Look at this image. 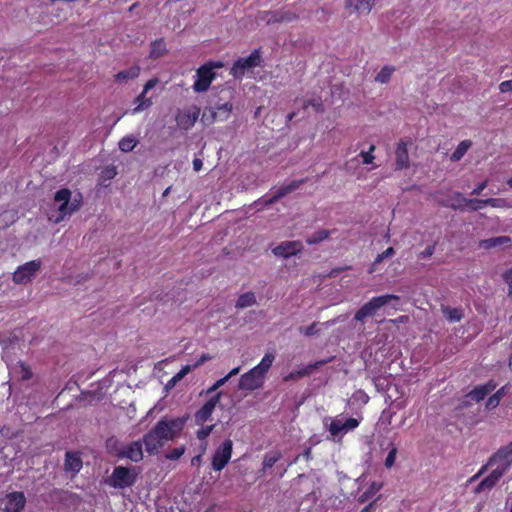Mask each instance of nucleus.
<instances>
[{
    "instance_id": "obj_50",
    "label": "nucleus",
    "mask_w": 512,
    "mask_h": 512,
    "mask_svg": "<svg viewBox=\"0 0 512 512\" xmlns=\"http://www.w3.org/2000/svg\"><path fill=\"white\" fill-rule=\"evenodd\" d=\"M500 399H499V396L498 395H495L493 394L492 396H490L486 402V407L487 409H494L496 408L499 403H500Z\"/></svg>"
},
{
    "instance_id": "obj_9",
    "label": "nucleus",
    "mask_w": 512,
    "mask_h": 512,
    "mask_svg": "<svg viewBox=\"0 0 512 512\" xmlns=\"http://www.w3.org/2000/svg\"><path fill=\"white\" fill-rule=\"evenodd\" d=\"M40 260H32L20 265L16 271L13 273V281L16 284H26L30 282L36 273L41 268Z\"/></svg>"
},
{
    "instance_id": "obj_6",
    "label": "nucleus",
    "mask_w": 512,
    "mask_h": 512,
    "mask_svg": "<svg viewBox=\"0 0 512 512\" xmlns=\"http://www.w3.org/2000/svg\"><path fill=\"white\" fill-rule=\"evenodd\" d=\"M399 299L400 297L394 294L372 297L355 313L354 320L363 322L366 318L376 315L381 308L389 305L391 301H398Z\"/></svg>"
},
{
    "instance_id": "obj_22",
    "label": "nucleus",
    "mask_w": 512,
    "mask_h": 512,
    "mask_svg": "<svg viewBox=\"0 0 512 512\" xmlns=\"http://www.w3.org/2000/svg\"><path fill=\"white\" fill-rule=\"evenodd\" d=\"M82 459L77 452H67L65 455V471L73 474L78 473L82 468Z\"/></svg>"
},
{
    "instance_id": "obj_24",
    "label": "nucleus",
    "mask_w": 512,
    "mask_h": 512,
    "mask_svg": "<svg viewBox=\"0 0 512 512\" xmlns=\"http://www.w3.org/2000/svg\"><path fill=\"white\" fill-rule=\"evenodd\" d=\"M327 362L328 361L326 360H320L315 362L314 364L307 365L301 370L289 373L287 376H285L284 380H298L304 376L310 375L316 368L326 364Z\"/></svg>"
},
{
    "instance_id": "obj_8",
    "label": "nucleus",
    "mask_w": 512,
    "mask_h": 512,
    "mask_svg": "<svg viewBox=\"0 0 512 512\" xmlns=\"http://www.w3.org/2000/svg\"><path fill=\"white\" fill-rule=\"evenodd\" d=\"M261 55L259 50H254L248 57L239 58L233 64L230 74L235 78H242L245 73L260 65Z\"/></svg>"
},
{
    "instance_id": "obj_55",
    "label": "nucleus",
    "mask_w": 512,
    "mask_h": 512,
    "mask_svg": "<svg viewBox=\"0 0 512 512\" xmlns=\"http://www.w3.org/2000/svg\"><path fill=\"white\" fill-rule=\"evenodd\" d=\"M197 369L195 364H187L185 366H183L181 368V370L179 371V374L182 376V378H184L188 373H190L191 371Z\"/></svg>"
},
{
    "instance_id": "obj_5",
    "label": "nucleus",
    "mask_w": 512,
    "mask_h": 512,
    "mask_svg": "<svg viewBox=\"0 0 512 512\" xmlns=\"http://www.w3.org/2000/svg\"><path fill=\"white\" fill-rule=\"evenodd\" d=\"M323 425L329 431L331 439L336 440L341 439L346 433L357 428L359 421L352 417L339 415L334 418L325 417Z\"/></svg>"
},
{
    "instance_id": "obj_38",
    "label": "nucleus",
    "mask_w": 512,
    "mask_h": 512,
    "mask_svg": "<svg viewBox=\"0 0 512 512\" xmlns=\"http://www.w3.org/2000/svg\"><path fill=\"white\" fill-rule=\"evenodd\" d=\"M331 234V231L329 230H319V231H316L315 233H313L312 235H310L309 237L306 238V242L309 244V245H315V244H318L326 239L329 238Z\"/></svg>"
},
{
    "instance_id": "obj_64",
    "label": "nucleus",
    "mask_w": 512,
    "mask_h": 512,
    "mask_svg": "<svg viewBox=\"0 0 512 512\" xmlns=\"http://www.w3.org/2000/svg\"><path fill=\"white\" fill-rule=\"evenodd\" d=\"M176 384H177V383H176V382H173V379L171 378V379L167 382V384H166L165 388H166L167 390L172 389L173 387H175V385H176Z\"/></svg>"
},
{
    "instance_id": "obj_25",
    "label": "nucleus",
    "mask_w": 512,
    "mask_h": 512,
    "mask_svg": "<svg viewBox=\"0 0 512 512\" xmlns=\"http://www.w3.org/2000/svg\"><path fill=\"white\" fill-rule=\"evenodd\" d=\"M396 169H403L409 166L408 149L405 142L400 141L396 148Z\"/></svg>"
},
{
    "instance_id": "obj_57",
    "label": "nucleus",
    "mask_w": 512,
    "mask_h": 512,
    "mask_svg": "<svg viewBox=\"0 0 512 512\" xmlns=\"http://www.w3.org/2000/svg\"><path fill=\"white\" fill-rule=\"evenodd\" d=\"M211 359V356L208 354H203L201 357L194 363L196 368L200 367L202 364H204L206 361H209Z\"/></svg>"
},
{
    "instance_id": "obj_3",
    "label": "nucleus",
    "mask_w": 512,
    "mask_h": 512,
    "mask_svg": "<svg viewBox=\"0 0 512 512\" xmlns=\"http://www.w3.org/2000/svg\"><path fill=\"white\" fill-rule=\"evenodd\" d=\"M274 360L275 354L273 352L266 353L258 365L240 377L238 389L245 391L260 389L264 384L265 375L272 367Z\"/></svg>"
},
{
    "instance_id": "obj_48",
    "label": "nucleus",
    "mask_w": 512,
    "mask_h": 512,
    "mask_svg": "<svg viewBox=\"0 0 512 512\" xmlns=\"http://www.w3.org/2000/svg\"><path fill=\"white\" fill-rule=\"evenodd\" d=\"M317 324L313 323L310 326L307 327H300L299 331L305 336H312L318 333V329L316 328Z\"/></svg>"
},
{
    "instance_id": "obj_31",
    "label": "nucleus",
    "mask_w": 512,
    "mask_h": 512,
    "mask_svg": "<svg viewBox=\"0 0 512 512\" xmlns=\"http://www.w3.org/2000/svg\"><path fill=\"white\" fill-rule=\"evenodd\" d=\"M472 146V142L470 140H463L461 141L454 152L451 155V160L453 162H457L466 154V152L470 149Z\"/></svg>"
},
{
    "instance_id": "obj_59",
    "label": "nucleus",
    "mask_w": 512,
    "mask_h": 512,
    "mask_svg": "<svg viewBox=\"0 0 512 512\" xmlns=\"http://www.w3.org/2000/svg\"><path fill=\"white\" fill-rule=\"evenodd\" d=\"M487 471V466L483 465L480 470L470 478V482H474L477 480L480 476H482Z\"/></svg>"
},
{
    "instance_id": "obj_14",
    "label": "nucleus",
    "mask_w": 512,
    "mask_h": 512,
    "mask_svg": "<svg viewBox=\"0 0 512 512\" xmlns=\"http://www.w3.org/2000/svg\"><path fill=\"white\" fill-rule=\"evenodd\" d=\"M159 80L157 78H152L146 82L144 85L143 91L137 98L134 100L136 106L132 109V114L140 113L146 109H148L152 105V97H147L148 92L153 89Z\"/></svg>"
},
{
    "instance_id": "obj_20",
    "label": "nucleus",
    "mask_w": 512,
    "mask_h": 512,
    "mask_svg": "<svg viewBox=\"0 0 512 512\" xmlns=\"http://www.w3.org/2000/svg\"><path fill=\"white\" fill-rule=\"evenodd\" d=\"M375 5V0H346L345 7L350 13L367 15Z\"/></svg>"
},
{
    "instance_id": "obj_43",
    "label": "nucleus",
    "mask_w": 512,
    "mask_h": 512,
    "mask_svg": "<svg viewBox=\"0 0 512 512\" xmlns=\"http://www.w3.org/2000/svg\"><path fill=\"white\" fill-rule=\"evenodd\" d=\"M396 455H397V448L392 444L391 449L385 459V467L386 468H391L394 465Z\"/></svg>"
},
{
    "instance_id": "obj_1",
    "label": "nucleus",
    "mask_w": 512,
    "mask_h": 512,
    "mask_svg": "<svg viewBox=\"0 0 512 512\" xmlns=\"http://www.w3.org/2000/svg\"><path fill=\"white\" fill-rule=\"evenodd\" d=\"M184 424L185 421L182 418H164L158 421L155 427L143 437L146 452L150 455L158 454L167 441L178 437Z\"/></svg>"
},
{
    "instance_id": "obj_36",
    "label": "nucleus",
    "mask_w": 512,
    "mask_h": 512,
    "mask_svg": "<svg viewBox=\"0 0 512 512\" xmlns=\"http://www.w3.org/2000/svg\"><path fill=\"white\" fill-rule=\"evenodd\" d=\"M166 53V44L163 39L156 40L151 45L150 57L157 59Z\"/></svg>"
},
{
    "instance_id": "obj_27",
    "label": "nucleus",
    "mask_w": 512,
    "mask_h": 512,
    "mask_svg": "<svg viewBox=\"0 0 512 512\" xmlns=\"http://www.w3.org/2000/svg\"><path fill=\"white\" fill-rule=\"evenodd\" d=\"M441 311L445 319L451 323L459 322L463 318V311L460 308L441 305Z\"/></svg>"
},
{
    "instance_id": "obj_42",
    "label": "nucleus",
    "mask_w": 512,
    "mask_h": 512,
    "mask_svg": "<svg viewBox=\"0 0 512 512\" xmlns=\"http://www.w3.org/2000/svg\"><path fill=\"white\" fill-rule=\"evenodd\" d=\"M185 451V446L174 448L166 455V458L169 460H178L185 453Z\"/></svg>"
},
{
    "instance_id": "obj_35",
    "label": "nucleus",
    "mask_w": 512,
    "mask_h": 512,
    "mask_svg": "<svg viewBox=\"0 0 512 512\" xmlns=\"http://www.w3.org/2000/svg\"><path fill=\"white\" fill-rule=\"evenodd\" d=\"M282 455L279 451H270L264 455L263 458V470L270 469L274 466L276 462L281 459Z\"/></svg>"
},
{
    "instance_id": "obj_7",
    "label": "nucleus",
    "mask_w": 512,
    "mask_h": 512,
    "mask_svg": "<svg viewBox=\"0 0 512 512\" xmlns=\"http://www.w3.org/2000/svg\"><path fill=\"white\" fill-rule=\"evenodd\" d=\"M135 480L136 474L134 469L117 466L110 475L108 484L114 488H126L132 486L135 483Z\"/></svg>"
},
{
    "instance_id": "obj_45",
    "label": "nucleus",
    "mask_w": 512,
    "mask_h": 512,
    "mask_svg": "<svg viewBox=\"0 0 512 512\" xmlns=\"http://www.w3.org/2000/svg\"><path fill=\"white\" fill-rule=\"evenodd\" d=\"M374 150H375V146L371 145L369 148V151H367V152L362 151L359 154V156L362 157L363 164H370L373 162L374 156L372 153L374 152Z\"/></svg>"
},
{
    "instance_id": "obj_13",
    "label": "nucleus",
    "mask_w": 512,
    "mask_h": 512,
    "mask_svg": "<svg viewBox=\"0 0 512 512\" xmlns=\"http://www.w3.org/2000/svg\"><path fill=\"white\" fill-rule=\"evenodd\" d=\"M259 19L270 25L294 21L297 19V15L290 10L265 11L260 14Z\"/></svg>"
},
{
    "instance_id": "obj_28",
    "label": "nucleus",
    "mask_w": 512,
    "mask_h": 512,
    "mask_svg": "<svg viewBox=\"0 0 512 512\" xmlns=\"http://www.w3.org/2000/svg\"><path fill=\"white\" fill-rule=\"evenodd\" d=\"M139 74H140V67L137 65H134L127 70L118 72L115 75V81L119 82V83H124V82H127L128 80L137 78L139 76Z\"/></svg>"
},
{
    "instance_id": "obj_16",
    "label": "nucleus",
    "mask_w": 512,
    "mask_h": 512,
    "mask_svg": "<svg viewBox=\"0 0 512 512\" xmlns=\"http://www.w3.org/2000/svg\"><path fill=\"white\" fill-rule=\"evenodd\" d=\"M1 503L5 512H20L25 507L26 497L23 492L15 491L8 493Z\"/></svg>"
},
{
    "instance_id": "obj_32",
    "label": "nucleus",
    "mask_w": 512,
    "mask_h": 512,
    "mask_svg": "<svg viewBox=\"0 0 512 512\" xmlns=\"http://www.w3.org/2000/svg\"><path fill=\"white\" fill-rule=\"evenodd\" d=\"M394 72L395 68L393 66L386 65L378 72L374 80L377 83L386 84L390 81Z\"/></svg>"
},
{
    "instance_id": "obj_58",
    "label": "nucleus",
    "mask_w": 512,
    "mask_h": 512,
    "mask_svg": "<svg viewBox=\"0 0 512 512\" xmlns=\"http://www.w3.org/2000/svg\"><path fill=\"white\" fill-rule=\"evenodd\" d=\"M434 250H435V246L434 245H431V246H428L422 253H421V256L423 258H428V257H431L434 253Z\"/></svg>"
},
{
    "instance_id": "obj_40",
    "label": "nucleus",
    "mask_w": 512,
    "mask_h": 512,
    "mask_svg": "<svg viewBox=\"0 0 512 512\" xmlns=\"http://www.w3.org/2000/svg\"><path fill=\"white\" fill-rule=\"evenodd\" d=\"M228 382V377H222L218 379L212 386H210L205 392V395H211L216 392L221 386ZM203 394V392L201 393Z\"/></svg>"
},
{
    "instance_id": "obj_29",
    "label": "nucleus",
    "mask_w": 512,
    "mask_h": 512,
    "mask_svg": "<svg viewBox=\"0 0 512 512\" xmlns=\"http://www.w3.org/2000/svg\"><path fill=\"white\" fill-rule=\"evenodd\" d=\"M302 183H303V180L293 181V182H291L290 184H288L286 186L280 187L276 191V193L273 195V197L269 200V203H273L276 200L280 199L281 197H284L288 193L296 190Z\"/></svg>"
},
{
    "instance_id": "obj_61",
    "label": "nucleus",
    "mask_w": 512,
    "mask_h": 512,
    "mask_svg": "<svg viewBox=\"0 0 512 512\" xmlns=\"http://www.w3.org/2000/svg\"><path fill=\"white\" fill-rule=\"evenodd\" d=\"M241 367H235L233 368L228 374H226L224 377H228V380L232 378L233 376H236L239 374Z\"/></svg>"
},
{
    "instance_id": "obj_11",
    "label": "nucleus",
    "mask_w": 512,
    "mask_h": 512,
    "mask_svg": "<svg viewBox=\"0 0 512 512\" xmlns=\"http://www.w3.org/2000/svg\"><path fill=\"white\" fill-rule=\"evenodd\" d=\"M233 443L230 439L225 440L215 451L212 458V468L221 471L230 461Z\"/></svg>"
},
{
    "instance_id": "obj_46",
    "label": "nucleus",
    "mask_w": 512,
    "mask_h": 512,
    "mask_svg": "<svg viewBox=\"0 0 512 512\" xmlns=\"http://www.w3.org/2000/svg\"><path fill=\"white\" fill-rule=\"evenodd\" d=\"M381 489V484H378V483H372L370 489L365 492L363 495L360 496L359 500L361 502H364L368 497L372 496L373 494H375L377 491H379Z\"/></svg>"
},
{
    "instance_id": "obj_23",
    "label": "nucleus",
    "mask_w": 512,
    "mask_h": 512,
    "mask_svg": "<svg viewBox=\"0 0 512 512\" xmlns=\"http://www.w3.org/2000/svg\"><path fill=\"white\" fill-rule=\"evenodd\" d=\"M495 388H496V384L493 383L492 381H490L486 384L475 387L468 394V396L472 400L479 402V401L483 400L487 395H489Z\"/></svg>"
},
{
    "instance_id": "obj_60",
    "label": "nucleus",
    "mask_w": 512,
    "mask_h": 512,
    "mask_svg": "<svg viewBox=\"0 0 512 512\" xmlns=\"http://www.w3.org/2000/svg\"><path fill=\"white\" fill-rule=\"evenodd\" d=\"M202 166H203V162L201 159L195 158L193 160V169L195 172H199L202 169Z\"/></svg>"
},
{
    "instance_id": "obj_15",
    "label": "nucleus",
    "mask_w": 512,
    "mask_h": 512,
    "mask_svg": "<svg viewBox=\"0 0 512 512\" xmlns=\"http://www.w3.org/2000/svg\"><path fill=\"white\" fill-rule=\"evenodd\" d=\"M223 395L222 391L216 392L196 413L195 422L201 425L208 421Z\"/></svg>"
},
{
    "instance_id": "obj_26",
    "label": "nucleus",
    "mask_w": 512,
    "mask_h": 512,
    "mask_svg": "<svg viewBox=\"0 0 512 512\" xmlns=\"http://www.w3.org/2000/svg\"><path fill=\"white\" fill-rule=\"evenodd\" d=\"M445 205L453 209L467 211V198L459 192H454L450 195Z\"/></svg>"
},
{
    "instance_id": "obj_30",
    "label": "nucleus",
    "mask_w": 512,
    "mask_h": 512,
    "mask_svg": "<svg viewBox=\"0 0 512 512\" xmlns=\"http://www.w3.org/2000/svg\"><path fill=\"white\" fill-rule=\"evenodd\" d=\"M256 304V296L253 292L241 294L236 302V308L244 309Z\"/></svg>"
},
{
    "instance_id": "obj_63",
    "label": "nucleus",
    "mask_w": 512,
    "mask_h": 512,
    "mask_svg": "<svg viewBox=\"0 0 512 512\" xmlns=\"http://www.w3.org/2000/svg\"><path fill=\"white\" fill-rule=\"evenodd\" d=\"M201 462V455H198V456H195L192 458L191 460V464L194 466V465H198L199 463Z\"/></svg>"
},
{
    "instance_id": "obj_54",
    "label": "nucleus",
    "mask_w": 512,
    "mask_h": 512,
    "mask_svg": "<svg viewBox=\"0 0 512 512\" xmlns=\"http://www.w3.org/2000/svg\"><path fill=\"white\" fill-rule=\"evenodd\" d=\"M197 369L195 364H187L185 366H183L181 368V370L179 371V374L182 376V378H184L188 373H190L191 371Z\"/></svg>"
},
{
    "instance_id": "obj_56",
    "label": "nucleus",
    "mask_w": 512,
    "mask_h": 512,
    "mask_svg": "<svg viewBox=\"0 0 512 512\" xmlns=\"http://www.w3.org/2000/svg\"><path fill=\"white\" fill-rule=\"evenodd\" d=\"M487 187V181H483L482 183H480L476 188L473 189V191L471 192L472 195H480L481 192Z\"/></svg>"
},
{
    "instance_id": "obj_62",
    "label": "nucleus",
    "mask_w": 512,
    "mask_h": 512,
    "mask_svg": "<svg viewBox=\"0 0 512 512\" xmlns=\"http://www.w3.org/2000/svg\"><path fill=\"white\" fill-rule=\"evenodd\" d=\"M505 387L500 388L499 390L494 393L495 395L499 396V399L501 400L505 396Z\"/></svg>"
},
{
    "instance_id": "obj_12",
    "label": "nucleus",
    "mask_w": 512,
    "mask_h": 512,
    "mask_svg": "<svg viewBox=\"0 0 512 512\" xmlns=\"http://www.w3.org/2000/svg\"><path fill=\"white\" fill-rule=\"evenodd\" d=\"M200 115L197 106H191L180 110L176 115V123L183 130L191 129Z\"/></svg>"
},
{
    "instance_id": "obj_10",
    "label": "nucleus",
    "mask_w": 512,
    "mask_h": 512,
    "mask_svg": "<svg viewBox=\"0 0 512 512\" xmlns=\"http://www.w3.org/2000/svg\"><path fill=\"white\" fill-rule=\"evenodd\" d=\"M233 105L230 102L216 104L202 115V121L211 124L215 121H226L232 112Z\"/></svg>"
},
{
    "instance_id": "obj_51",
    "label": "nucleus",
    "mask_w": 512,
    "mask_h": 512,
    "mask_svg": "<svg viewBox=\"0 0 512 512\" xmlns=\"http://www.w3.org/2000/svg\"><path fill=\"white\" fill-rule=\"evenodd\" d=\"M503 279L506 284L509 286V295H512V269L507 270L503 274Z\"/></svg>"
},
{
    "instance_id": "obj_47",
    "label": "nucleus",
    "mask_w": 512,
    "mask_h": 512,
    "mask_svg": "<svg viewBox=\"0 0 512 512\" xmlns=\"http://www.w3.org/2000/svg\"><path fill=\"white\" fill-rule=\"evenodd\" d=\"M394 253H395V251L392 247L387 248L384 252H382L381 254H379L376 257L373 265H376V264L382 262L386 258L392 257L394 255Z\"/></svg>"
},
{
    "instance_id": "obj_19",
    "label": "nucleus",
    "mask_w": 512,
    "mask_h": 512,
    "mask_svg": "<svg viewBox=\"0 0 512 512\" xmlns=\"http://www.w3.org/2000/svg\"><path fill=\"white\" fill-rule=\"evenodd\" d=\"M118 457L127 458L133 462H139L143 459L142 443L140 441H134L126 446H123L118 451Z\"/></svg>"
},
{
    "instance_id": "obj_33",
    "label": "nucleus",
    "mask_w": 512,
    "mask_h": 512,
    "mask_svg": "<svg viewBox=\"0 0 512 512\" xmlns=\"http://www.w3.org/2000/svg\"><path fill=\"white\" fill-rule=\"evenodd\" d=\"M137 144L138 140L135 136L127 135L119 141L118 146L122 152H130L137 146Z\"/></svg>"
},
{
    "instance_id": "obj_41",
    "label": "nucleus",
    "mask_w": 512,
    "mask_h": 512,
    "mask_svg": "<svg viewBox=\"0 0 512 512\" xmlns=\"http://www.w3.org/2000/svg\"><path fill=\"white\" fill-rule=\"evenodd\" d=\"M485 206H491L495 208L507 207L506 201L500 198H489L484 200Z\"/></svg>"
},
{
    "instance_id": "obj_44",
    "label": "nucleus",
    "mask_w": 512,
    "mask_h": 512,
    "mask_svg": "<svg viewBox=\"0 0 512 512\" xmlns=\"http://www.w3.org/2000/svg\"><path fill=\"white\" fill-rule=\"evenodd\" d=\"M485 207L484 200L467 199V210L476 211Z\"/></svg>"
},
{
    "instance_id": "obj_39",
    "label": "nucleus",
    "mask_w": 512,
    "mask_h": 512,
    "mask_svg": "<svg viewBox=\"0 0 512 512\" xmlns=\"http://www.w3.org/2000/svg\"><path fill=\"white\" fill-rule=\"evenodd\" d=\"M117 175L116 167L113 165L106 166L102 169L100 178L104 181L111 180Z\"/></svg>"
},
{
    "instance_id": "obj_52",
    "label": "nucleus",
    "mask_w": 512,
    "mask_h": 512,
    "mask_svg": "<svg viewBox=\"0 0 512 512\" xmlns=\"http://www.w3.org/2000/svg\"><path fill=\"white\" fill-rule=\"evenodd\" d=\"M499 90L502 93L512 92V79L501 82L499 84Z\"/></svg>"
},
{
    "instance_id": "obj_17",
    "label": "nucleus",
    "mask_w": 512,
    "mask_h": 512,
    "mask_svg": "<svg viewBox=\"0 0 512 512\" xmlns=\"http://www.w3.org/2000/svg\"><path fill=\"white\" fill-rule=\"evenodd\" d=\"M303 244L301 241H283L278 246L272 249V253L281 258H289L291 256L301 253Z\"/></svg>"
},
{
    "instance_id": "obj_4",
    "label": "nucleus",
    "mask_w": 512,
    "mask_h": 512,
    "mask_svg": "<svg viewBox=\"0 0 512 512\" xmlns=\"http://www.w3.org/2000/svg\"><path fill=\"white\" fill-rule=\"evenodd\" d=\"M54 202L57 205V215L49 216V220L54 223H60L81 207V198H72V193L67 188L60 189L55 193Z\"/></svg>"
},
{
    "instance_id": "obj_2",
    "label": "nucleus",
    "mask_w": 512,
    "mask_h": 512,
    "mask_svg": "<svg viewBox=\"0 0 512 512\" xmlns=\"http://www.w3.org/2000/svg\"><path fill=\"white\" fill-rule=\"evenodd\" d=\"M512 465V446L498 450L485 464L490 473L475 488V493L491 490Z\"/></svg>"
},
{
    "instance_id": "obj_49",
    "label": "nucleus",
    "mask_w": 512,
    "mask_h": 512,
    "mask_svg": "<svg viewBox=\"0 0 512 512\" xmlns=\"http://www.w3.org/2000/svg\"><path fill=\"white\" fill-rule=\"evenodd\" d=\"M214 425L202 427L197 431V437L199 440H205L212 432Z\"/></svg>"
},
{
    "instance_id": "obj_37",
    "label": "nucleus",
    "mask_w": 512,
    "mask_h": 512,
    "mask_svg": "<svg viewBox=\"0 0 512 512\" xmlns=\"http://www.w3.org/2000/svg\"><path fill=\"white\" fill-rule=\"evenodd\" d=\"M19 379L28 380L31 378V370L30 368L23 362H19L12 370Z\"/></svg>"
},
{
    "instance_id": "obj_18",
    "label": "nucleus",
    "mask_w": 512,
    "mask_h": 512,
    "mask_svg": "<svg viewBox=\"0 0 512 512\" xmlns=\"http://www.w3.org/2000/svg\"><path fill=\"white\" fill-rule=\"evenodd\" d=\"M215 73L212 71V66L203 65L197 70V80L194 82V90L197 92L206 91L213 79Z\"/></svg>"
},
{
    "instance_id": "obj_53",
    "label": "nucleus",
    "mask_w": 512,
    "mask_h": 512,
    "mask_svg": "<svg viewBox=\"0 0 512 512\" xmlns=\"http://www.w3.org/2000/svg\"><path fill=\"white\" fill-rule=\"evenodd\" d=\"M197 369L195 364H187L185 366H183L181 368V370L179 371V374L182 376V378H184L188 373H190L191 371Z\"/></svg>"
},
{
    "instance_id": "obj_34",
    "label": "nucleus",
    "mask_w": 512,
    "mask_h": 512,
    "mask_svg": "<svg viewBox=\"0 0 512 512\" xmlns=\"http://www.w3.org/2000/svg\"><path fill=\"white\" fill-rule=\"evenodd\" d=\"M296 102L305 110L309 107H312L315 112H322L324 110L321 99H298Z\"/></svg>"
},
{
    "instance_id": "obj_21",
    "label": "nucleus",
    "mask_w": 512,
    "mask_h": 512,
    "mask_svg": "<svg viewBox=\"0 0 512 512\" xmlns=\"http://www.w3.org/2000/svg\"><path fill=\"white\" fill-rule=\"evenodd\" d=\"M511 238L509 236H497L481 240L479 247L482 249L506 248L511 245Z\"/></svg>"
}]
</instances>
